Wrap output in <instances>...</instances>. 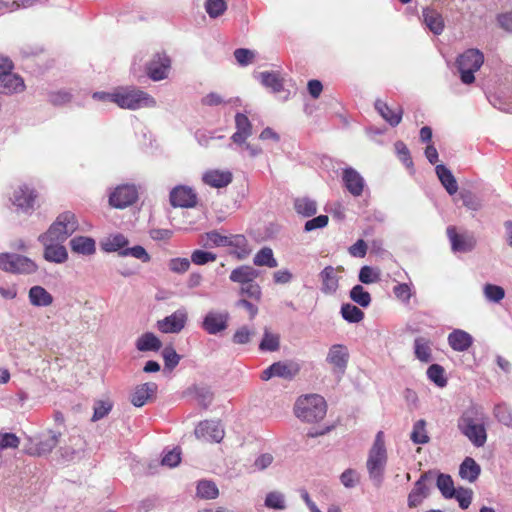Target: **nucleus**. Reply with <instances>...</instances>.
I'll return each mask as SVG.
<instances>
[{
	"instance_id": "nucleus-1",
	"label": "nucleus",
	"mask_w": 512,
	"mask_h": 512,
	"mask_svg": "<svg viewBox=\"0 0 512 512\" xmlns=\"http://www.w3.org/2000/svg\"><path fill=\"white\" fill-rule=\"evenodd\" d=\"M488 417L480 405L469 406L458 419L459 431L477 448L487 441Z\"/></svg>"
},
{
	"instance_id": "nucleus-2",
	"label": "nucleus",
	"mask_w": 512,
	"mask_h": 512,
	"mask_svg": "<svg viewBox=\"0 0 512 512\" xmlns=\"http://www.w3.org/2000/svg\"><path fill=\"white\" fill-rule=\"evenodd\" d=\"M115 104L121 109L138 110L156 106V100L147 92L134 86L116 88Z\"/></svg>"
},
{
	"instance_id": "nucleus-3",
	"label": "nucleus",
	"mask_w": 512,
	"mask_h": 512,
	"mask_svg": "<svg viewBox=\"0 0 512 512\" xmlns=\"http://www.w3.org/2000/svg\"><path fill=\"white\" fill-rule=\"evenodd\" d=\"M78 228V222L74 213L71 211H65L59 214L56 220L51 224L49 229L39 235V242H65Z\"/></svg>"
},
{
	"instance_id": "nucleus-4",
	"label": "nucleus",
	"mask_w": 512,
	"mask_h": 512,
	"mask_svg": "<svg viewBox=\"0 0 512 512\" xmlns=\"http://www.w3.org/2000/svg\"><path fill=\"white\" fill-rule=\"evenodd\" d=\"M295 415L302 421L313 423L322 420L327 412L325 399L318 394L305 395L296 401Z\"/></svg>"
},
{
	"instance_id": "nucleus-5",
	"label": "nucleus",
	"mask_w": 512,
	"mask_h": 512,
	"mask_svg": "<svg viewBox=\"0 0 512 512\" xmlns=\"http://www.w3.org/2000/svg\"><path fill=\"white\" fill-rule=\"evenodd\" d=\"M484 62V55L478 49H467L456 60V68L460 75V80L465 85H470L475 81V72H477Z\"/></svg>"
},
{
	"instance_id": "nucleus-6",
	"label": "nucleus",
	"mask_w": 512,
	"mask_h": 512,
	"mask_svg": "<svg viewBox=\"0 0 512 512\" xmlns=\"http://www.w3.org/2000/svg\"><path fill=\"white\" fill-rule=\"evenodd\" d=\"M0 269L12 274H34L37 264L27 256L17 253H0Z\"/></svg>"
},
{
	"instance_id": "nucleus-7",
	"label": "nucleus",
	"mask_w": 512,
	"mask_h": 512,
	"mask_svg": "<svg viewBox=\"0 0 512 512\" xmlns=\"http://www.w3.org/2000/svg\"><path fill=\"white\" fill-rule=\"evenodd\" d=\"M37 196L33 187L23 184L14 190L11 200L17 212L31 215L35 209Z\"/></svg>"
},
{
	"instance_id": "nucleus-8",
	"label": "nucleus",
	"mask_w": 512,
	"mask_h": 512,
	"mask_svg": "<svg viewBox=\"0 0 512 512\" xmlns=\"http://www.w3.org/2000/svg\"><path fill=\"white\" fill-rule=\"evenodd\" d=\"M138 200V190L134 184L117 186L109 195V204L117 209H124Z\"/></svg>"
},
{
	"instance_id": "nucleus-9",
	"label": "nucleus",
	"mask_w": 512,
	"mask_h": 512,
	"mask_svg": "<svg viewBox=\"0 0 512 512\" xmlns=\"http://www.w3.org/2000/svg\"><path fill=\"white\" fill-rule=\"evenodd\" d=\"M300 372V366L296 362H274L261 373V380L268 381L273 377H279L285 380H292Z\"/></svg>"
},
{
	"instance_id": "nucleus-10",
	"label": "nucleus",
	"mask_w": 512,
	"mask_h": 512,
	"mask_svg": "<svg viewBox=\"0 0 512 512\" xmlns=\"http://www.w3.org/2000/svg\"><path fill=\"white\" fill-rule=\"evenodd\" d=\"M230 314L228 311L210 310L203 317L201 327L210 335H217L228 328Z\"/></svg>"
},
{
	"instance_id": "nucleus-11",
	"label": "nucleus",
	"mask_w": 512,
	"mask_h": 512,
	"mask_svg": "<svg viewBox=\"0 0 512 512\" xmlns=\"http://www.w3.org/2000/svg\"><path fill=\"white\" fill-rule=\"evenodd\" d=\"M170 66L171 60L166 53L157 52L145 64V71L151 80L161 81L167 78Z\"/></svg>"
},
{
	"instance_id": "nucleus-12",
	"label": "nucleus",
	"mask_w": 512,
	"mask_h": 512,
	"mask_svg": "<svg viewBox=\"0 0 512 512\" xmlns=\"http://www.w3.org/2000/svg\"><path fill=\"white\" fill-rule=\"evenodd\" d=\"M195 436L198 439H204L208 442L219 443L224 438V429L220 421L204 420L195 428Z\"/></svg>"
},
{
	"instance_id": "nucleus-13",
	"label": "nucleus",
	"mask_w": 512,
	"mask_h": 512,
	"mask_svg": "<svg viewBox=\"0 0 512 512\" xmlns=\"http://www.w3.org/2000/svg\"><path fill=\"white\" fill-rule=\"evenodd\" d=\"M348 348L343 344H333L327 353L326 362L333 367L335 374L343 375L349 361Z\"/></svg>"
},
{
	"instance_id": "nucleus-14",
	"label": "nucleus",
	"mask_w": 512,
	"mask_h": 512,
	"mask_svg": "<svg viewBox=\"0 0 512 512\" xmlns=\"http://www.w3.org/2000/svg\"><path fill=\"white\" fill-rule=\"evenodd\" d=\"M169 200L173 207L192 208L197 204V195L192 188L180 185L170 191Z\"/></svg>"
},
{
	"instance_id": "nucleus-15",
	"label": "nucleus",
	"mask_w": 512,
	"mask_h": 512,
	"mask_svg": "<svg viewBox=\"0 0 512 512\" xmlns=\"http://www.w3.org/2000/svg\"><path fill=\"white\" fill-rule=\"evenodd\" d=\"M187 312L185 309H178L171 315L157 322V328L162 333H179L186 325Z\"/></svg>"
},
{
	"instance_id": "nucleus-16",
	"label": "nucleus",
	"mask_w": 512,
	"mask_h": 512,
	"mask_svg": "<svg viewBox=\"0 0 512 512\" xmlns=\"http://www.w3.org/2000/svg\"><path fill=\"white\" fill-rule=\"evenodd\" d=\"M387 462V453L369 451L367 470L371 480L376 486L383 481V473Z\"/></svg>"
},
{
	"instance_id": "nucleus-17",
	"label": "nucleus",
	"mask_w": 512,
	"mask_h": 512,
	"mask_svg": "<svg viewBox=\"0 0 512 512\" xmlns=\"http://www.w3.org/2000/svg\"><path fill=\"white\" fill-rule=\"evenodd\" d=\"M447 236L451 243L453 252L466 253L475 248L476 240L473 236L459 234L455 226H448L446 230Z\"/></svg>"
},
{
	"instance_id": "nucleus-18",
	"label": "nucleus",
	"mask_w": 512,
	"mask_h": 512,
	"mask_svg": "<svg viewBox=\"0 0 512 512\" xmlns=\"http://www.w3.org/2000/svg\"><path fill=\"white\" fill-rule=\"evenodd\" d=\"M342 180L345 188L354 197H358L363 193L365 180L354 168H345L343 170Z\"/></svg>"
},
{
	"instance_id": "nucleus-19",
	"label": "nucleus",
	"mask_w": 512,
	"mask_h": 512,
	"mask_svg": "<svg viewBox=\"0 0 512 512\" xmlns=\"http://www.w3.org/2000/svg\"><path fill=\"white\" fill-rule=\"evenodd\" d=\"M236 132L231 136V140L236 145H243L252 135L253 126L247 115L237 112L235 115Z\"/></svg>"
},
{
	"instance_id": "nucleus-20",
	"label": "nucleus",
	"mask_w": 512,
	"mask_h": 512,
	"mask_svg": "<svg viewBox=\"0 0 512 512\" xmlns=\"http://www.w3.org/2000/svg\"><path fill=\"white\" fill-rule=\"evenodd\" d=\"M158 385L155 382H146L137 385L130 396V402L135 407L144 406L150 399L155 397Z\"/></svg>"
},
{
	"instance_id": "nucleus-21",
	"label": "nucleus",
	"mask_w": 512,
	"mask_h": 512,
	"mask_svg": "<svg viewBox=\"0 0 512 512\" xmlns=\"http://www.w3.org/2000/svg\"><path fill=\"white\" fill-rule=\"evenodd\" d=\"M44 246L43 257L46 261L63 264L68 260V252L62 243L47 241L40 242Z\"/></svg>"
},
{
	"instance_id": "nucleus-22",
	"label": "nucleus",
	"mask_w": 512,
	"mask_h": 512,
	"mask_svg": "<svg viewBox=\"0 0 512 512\" xmlns=\"http://www.w3.org/2000/svg\"><path fill=\"white\" fill-rule=\"evenodd\" d=\"M447 341L452 350L465 352L473 345L474 338L462 329H454L449 333Z\"/></svg>"
},
{
	"instance_id": "nucleus-23",
	"label": "nucleus",
	"mask_w": 512,
	"mask_h": 512,
	"mask_svg": "<svg viewBox=\"0 0 512 512\" xmlns=\"http://www.w3.org/2000/svg\"><path fill=\"white\" fill-rule=\"evenodd\" d=\"M422 22L434 35H440L444 31V28H445L444 19H443L441 13H439L434 8H431V7L423 8Z\"/></svg>"
},
{
	"instance_id": "nucleus-24",
	"label": "nucleus",
	"mask_w": 512,
	"mask_h": 512,
	"mask_svg": "<svg viewBox=\"0 0 512 512\" xmlns=\"http://www.w3.org/2000/svg\"><path fill=\"white\" fill-rule=\"evenodd\" d=\"M321 292L326 295L336 293L339 288V277L336 275V268L331 265L326 266L320 273Z\"/></svg>"
},
{
	"instance_id": "nucleus-25",
	"label": "nucleus",
	"mask_w": 512,
	"mask_h": 512,
	"mask_svg": "<svg viewBox=\"0 0 512 512\" xmlns=\"http://www.w3.org/2000/svg\"><path fill=\"white\" fill-rule=\"evenodd\" d=\"M128 245L129 239L122 233L111 234L100 243V247L104 252H116L120 257H122V252L127 249Z\"/></svg>"
},
{
	"instance_id": "nucleus-26",
	"label": "nucleus",
	"mask_w": 512,
	"mask_h": 512,
	"mask_svg": "<svg viewBox=\"0 0 512 512\" xmlns=\"http://www.w3.org/2000/svg\"><path fill=\"white\" fill-rule=\"evenodd\" d=\"M376 111L381 117L392 127H396L402 120L403 110L401 107L392 109L381 99H377L374 103Z\"/></svg>"
},
{
	"instance_id": "nucleus-27",
	"label": "nucleus",
	"mask_w": 512,
	"mask_h": 512,
	"mask_svg": "<svg viewBox=\"0 0 512 512\" xmlns=\"http://www.w3.org/2000/svg\"><path fill=\"white\" fill-rule=\"evenodd\" d=\"M24 89L23 79L12 73H2L0 76V94H12Z\"/></svg>"
},
{
	"instance_id": "nucleus-28",
	"label": "nucleus",
	"mask_w": 512,
	"mask_h": 512,
	"mask_svg": "<svg viewBox=\"0 0 512 512\" xmlns=\"http://www.w3.org/2000/svg\"><path fill=\"white\" fill-rule=\"evenodd\" d=\"M71 250L79 255L90 256L96 252V242L88 236H76L69 242Z\"/></svg>"
},
{
	"instance_id": "nucleus-29",
	"label": "nucleus",
	"mask_w": 512,
	"mask_h": 512,
	"mask_svg": "<svg viewBox=\"0 0 512 512\" xmlns=\"http://www.w3.org/2000/svg\"><path fill=\"white\" fill-rule=\"evenodd\" d=\"M232 173L229 171L210 170L204 173L202 180L213 188H224L232 182Z\"/></svg>"
},
{
	"instance_id": "nucleus-30",
	"label": "nucleus",
	"mask_w": 512,
	"mask_h": 512,
	"mask_svg": "<svg viewBox=\"0 0 512 512\" xmlns=\"http://www.w3.org/2000/svg\"><path fill=\"white\" fill-rule=\"evenodd\" d=\"M435 173L449 195H454L458 191L457 180L452 171L446 165H436Z\"/></svg>"
},
{
	"instance_id": "nucleus-31",
	"label": "nucleus",
	"mask_w": 512,
	"mask_h": 512,
	"mask_svg": "<svg viewBox=\"0 0 512 512\" xmlns=\"http://www.w3.org/2000/svg\"><path fill=\"white\" fill-rule=\"evenodd\" d=\"M259 274L260 272L252 266L241 265L231 271L229 279L243 286L249 282H253V280L259 277Z\"/></svg>"
},
{
	"instance_id": "nucleus-32",
	"label": "nucleus",
	"mask_w": 512,
	"mask_h": 512,
	"mask_svg": "<svg viewBox=\"0 0 512 512\" xmlns=\"http://www.w3.org/2000/svg\"><path fill=\"white\" fill-rule=\"evenodd\" d=\"M28 299L35 307H47L53 303V296L40 285L32 286L28 291Z\"/></svg>"
},
{
	"instance_id": "nucleus-33",
	"label": "nucleus",
	"mask_w": 512,
	"mask_h": 512,
	"mask_svg": "<svg viewBox=\"0 0 512 512\" xmlns=\"http://www.w3.org/2000/svg\"><path fill=\"white\" fill-rule=\"evenodd\" d=\"M135 346L140 352H158L162 342L153 332H145L137 338Z\"/></svg>"
},
{
	"instance_id": "nucleus-34",
	"label": "nucleus",
	"mask_w": 512,
	"mask_h": 512,
	"mask_svg": "<svg viewBox=\"0 0 512 512\" xmlns=\"http://www.w3.org/2000/svg\"><path fill=\"white\" fill-rule=\"evenodd\" d=\"M227 246L235 248L232 254L239 260L246 259L251 253L248 241L244 235L237 234L229 236V243Z\"/></svg>"
},
{
	"instance_id": "nucleus-35",
	"label": "nucleus",
	"mask_w": 512,
	"mask_h": 512,
	"mask_svg": "<svg viewBox=\"0 0 512 512\" xmlns=\"http://www.w3.org/2000/svg\"><path fill=\"white\" fill-rule=\"evenodd\" d=\"M185 393L188 395H194L199 405L203 408H208L213 400V392L207 385L194 384L189 387Z\"/></svg>"
},
{
	"instance_id": "nucleus-36",
	"label": "nucleus",
	"mask_w": 512,
	"mask_h": 512,
	"mask_svg": "<svg viewBox=\"0 0 512 512\" xmlns=\"http://www.w3.org/2000/svg\"><path fill=\"white\" fill-rule=\"evenodd\" d=\"M481 473L480 465L471 457H466L459 467V475L462 479L474 482Z\"/></svg>"
},
{
	"instance_id": "nucleus-37",
	"label": "nucleus",
	"mask_w": 512,
	"mask_h": 512,
	"mask_svg": "<svg viewBox=\"0 0 512 512\" xmlns=\"http://www.w3.org/2000/svg\"><path fill=\"white\" fill-rule=\"evenodd\" d=\"M296 213L304 218H310L317 213V203L309 197H298L294 199Z\"/></svg>"
},
{
	"instance_id": "nucleus-38",
	"label": "nucleus",
	"mask_w": 512,
	"mask_h": 512,
	"mask_svg": "<svg viewBox=\"0 0 512 512\" xmlns=\"http://www.w3.org/2000/svg\"><path fill=\"white\" fill-rule=\"evenodd\" d=\"M61 432L49 430L48 436L40 438L36 444V451L38 455L49 454L59 443Z\"/></svg>"
},
{
	"instance_id": "nucleus-39",
	"label": "nucleus",
	"mask_w": 512,
	"mask_h": 512,
	"mask_svg": "<svg viewBox=\"0 0 512 512\" xmlns=\"http://www.w3.org/2000/svg\"><path fill=\"white\" fill-rule=\"evenodd\" d=\"M257 78L263 86L271 88L274 93H279L283 90V80L277 72L263 71L259 73Z\"/></svg>"
},
{
	"instance_id": "nucleus-40",
	"label": "nucleus",
	"mask_w": 512,
	"mask_h": 512,
	"mask_svg": "<svg viewBox=\"0 0 512 512\" xmlns=\"http://www.w3.org/2000/svg\"><path fill=\"white\" fill-rule=\"evenodd\" d=\"M342 318L348 323H359L364 319V312L354 304L343 303L340 308Z\"/></svg>"
},
{
	"instance_id": "nucleus-41",
	"label": "nucleus",
	"mask_w": 512,
	"mask_h": 512,
	"mask_svg": "<svg viewBox=\"0 0 512 512\" xmlns=\"http://www.w3.org/2000/svg\"><path fill=\"white\" fill-rule=\"evenodd\" d=\"M196 495L201 499H215L219 495V490L215 482L200 480L196 486Z\"/></svg>"
},
{
	"instance_id": "nucleus-42",
	"label": "nucleus",
	"mask_w": 512,
	"mask_h": 512,
	"mask_svg": "<svg viewBox=\"0 0 512 512\" xmlns=\"http://www.w3.org/2000/svg\"><path fill=\"white\" fill-rule=\"evenodd\" d=\"M253 263L256 266H266L268 268H275L278 266L273 250L270 247L261 248L254 256Z\"/></svg>"
},
{
	"instance_id": "nucleus-43",
	"label": "nucleus",
	"mask_w": 512,
	"mask_h": 512,
	"mask_svg": "<svg viewBox=\"0 0 512 512\" xmlns=\"http://www.w3.org/2000/svg\"><path fill=\"white\" fill-rule=\"evenodd\" d=\"M349 297L353 302L362 308L369 307L372 301L370 293L360 284H357L351 288L349 291Z\"/></svg>"
},
{
	"instance_id": "nucleus-44",
	"label": "nucleus",
	"mask_w": 512,
	"mask_h": 512,
	"mask_svg": "<svg viewBox=\"0 0 512 512\" xmlns=\"http://www.w3.org/2000/svg\"><path fill=\"white\" fill-rule=\"evenodd\" d=\"M436 486L445 499H453L455 490L454 482L449 474L439 473L436 480Z\"/></svg>"
},
{
	"instance_id": "nucleus-45",
	"label": "nucleus",
	"mask_w": 512,
	"mask_h": 512,
	"mask_svg": "<svg viewBox=\"0 0 512 512\" xmlns=\"http://www.w3.org/2000/svg\"><path fill=\"white\" fill-rule=\"evenodd\" d=\"M410 439L414 444H426L430 438L426 431V421L424 419L417 420L410 434Z\"/></svg>"
},
{
	"instance_id": "nucleus-46",
	"label": "nucleus",
	"mask_w": 512,
	"mask_h": 512,
	"mask_svg": "<svg viewBox=\"0 0 512 512\" xmlns=\"http://www.w3.org/2000/svg\"><path fill=\"white\" fill-rule=\"evenodd\" d=\"M264 506L273 510H285L287 507L285 495L280 491L267 493L264 499Z\"/></svg>"
},
{
	"instance_id": "nucleus-47",
	"label": "nucleus",
	"mask_w": 512,
	"mask_h": 512,
	"mask_svg": "<svg viewBox=\"0 0 512 512\" xmlns=\"http://www.w3.org/2000/svg\"><path fill=\"white\" fill-rule=\"evenodd\" d=\"M427 377L436 386L443 388L447 385V378L445 377V370L439 364H431L427 369Z\"/></svg>"
},
{
	"instance_id": "nucleus-48",
	"label": "nucleus",
	"mask_w": 512,
	"mask_h": 512,
	"mask_svg": "<svg viewBox=\"0 0 512 512\" xmlns=\"http://www.w3.org/2000/svg\"><path fill=\"white\" fill-rule=\"evenodd\" d=\"M395 297L404 305H409L412 296L414 295L412 283H397L393 287Z\"/></svg>"
},
{
	"instance_id": "nucleus-49",
	"label": "nucleus",
	"mask_w": 512,
	"mask_h": 512,
	"mask_svg": "<svg viewBox=\"0 0 512 512\" xmlns=\"http://www.w3.org/2000/svg\"><path fill=\"white\" fill-rule=\"evenodd\" d=\"M493 415L499 423L512 429V410L506 404H496Z\"/></svg>"
},
{
	"instance_id": "nucleus-50",
	"label": "nucleus",
	"mask_w": 512,
	"mask_h": 512,
	"mask_svg": "<svg viewBox=\"0 0 512 512\" xmlns=\"http://www.w3.org/2000/svg\"><path fill=\"white\" fill-rule=\"evenodd\" d=\"M414 353L421 362L428 363L432 360L431 349L424 338L418 337L414 340Z\"/></svg>"
},
{
	"instance_id": "nucleus-51",
	"label": "nucleus",
	"mask_w": 512,
	"mask_h": 512,
	"mask_svg": "<svg viewBox=\"0 0 512 512\" xmlns=\"http://www.w3.org/2000/svg\"><path fill=\"white\" fill-rule=\"evenodd\" d=\"M280 347V339L278 335L272 334L268 329L264 330V334L262 340L259 344V349L261 351H277Z\"/></svg>"
},
{
	"instance_id": "nucleus-52",
	"label": "nucleus",
	"mask_w": 512,
	"mask_h": 512,
	"mask_svg": "<svg viewBox=\"0 0 512 512\" xmlns=\"http://www.w3.org/2000/svg\"><path fill=\"white\" fill-rule=\"evenodd\" d=\"M483 292L485 298L493 303H499L505 297L504 288L495 284H485L483 287Z\"/></svg>"
},
{
	"instance_id": "nucleus-53",
	"label": "nucleus",
	"mask_w": 512,
	"mask_h": 512,
	"mask_svg": "<svg viewBox=\"0 0 512 512\" xmlns=\"http://www.w3.org/2000/svg\"><path fill=\"white\" fill-rule=\"evenodd\" d=\"M473 497V491L470 488L458 487L453 491V499H456L459 507L463 510L467 509Z\"/></svg>"
},
{
	"instance_id": "nucleus-54",
	"label": "nucleus",
	"mask_w": 512,
	"mask_h": 512,
	"mask_svg": "<svg viewBox=\"0 0 512 512\" xmlns=\"http://www.w3.org/2000/svg\"><path fill=\"white\" fill-rule=\"evenodd\" d=\"M358 279L362 284H372L380 280V272L368 265H364L360 268Z\"/></svg>"
},
{
	"instance_id": "nucleus-55",
	"label": "nucleus",
	"mask_w": 512,
	"mask_h": 512,
	"mask_svg": "<svg viewBox=\"0 0 512 512\" xmlns=\"http://www.w3.org/2000/svg\"><path fill=\"white\" fill-rule=\"evenodd\" d=\"M113 404L109 400H98L94 403L93 416L91 420L97 422L106 417L112 410Z\"/></svg>"
},
{
	"instance_id": "nucleus-56",
	"label": "nucleus",
	"mask_w": 512,
	"mask_h": 512,
	"mask_svg": "<svg viewBox=\"0 0 512 512\" xmlns=\"http://www.w3.org/2000/svg\"><path fill=\"white\" fill-rule=\"evenodd\" d=\"M161 354L165 368L168 370H173L180 362V355L171 345L164 347Z\"/></svg>"
},
{
	"instance_id": "nucleus-57",
	"label": "nucleus",
	"mask_w": 512,
	"mask_h": 512,
	"mask_svg": "<svg viewBox=\"0 0 512 512\" xmlns=\"http://www.w3.org/2000/svg\"><path fill=\"white\" fill-rule=\"evenodd\" d=\"M122 257H133L142 261L143 263H148L151 260V256L141 245L127 247V249L122 252Z\"/></svg>"
},
{
	"instance_id": "nucleus-58",
	"label": "nucleus",
	"mask_w": 512,
	"mask_h": 512,
	"mask_svg": "<svg viewBox=\"0 0 512 512\" xmlns=\"http://www.w3.org/2000/svg\"><path fill=\"white\" fill-rule=\"evenodd\" d=\"M227 8L225 0H206L205 9L211 18H218Z\"/></svg>"
},
{
	"instance_id": "nucleus-59",
	"label": "nucleus",
	"mask_w": 512,
	"mask_h": 512,
	"mask_svg": "<svg viewBox=\"0 0 512 512\" xmlns=\"http://www.w3.org/2000/svg\"><path fill=\"white\" fill-rule=\"evenodd\" d=\"M217 258V255L215 253L196 249L191 254V262L195 265H205L210 262H214Z\"/></svg>"
},
{
	"instance_id": "nucleus-60",
	"label": "nucleus",
	"mask_w": 512,
	"mask_h": 512,
	"mask_svg": "<svg viewBox=\"0 0 512 512\" xmlns=\"http://www.w3.org/2000/svg\"><path fill=\"white\" fill-rule=\"evenodd\" d=\"M20 439L16 434L11 432H0V452L12 448H18Z\"/></svg>"
},
{
	"instance_id": "nucleus-61",
	"label": "nucleus",
	"mask_w": 512,
	"mask_h": 512,
	"mask_svg": "<svg viewBox=\"0 0 512 512\" xmlns=\"http://www.w3.org/2000/svg\"><path fill=\"white\" fill-rule=\"evenodd\" d=\"M72 100V94L66 90L52 91L48 94V101L54 106H62Z\"/></svg>"
},
{
	"instance_id": "nucleus-62",
	"label": "nucleus",
	"mask_w": 512,
	"mask_h": 512,
	"mask_svg": "<svg viewBox=\"0 0 512 512\" xmlns=\"http://www.w3.org/2000/svg\"><path fill=\"white\" fill-rule=\"evenodd\" d=\"M191 261L187 258H172L168 262V268L171 272L176 274H183L190 268Z\"/></svg>"
},
{
	"instance_id": "nucleus-63",
	"label": "nucleus",
	"mask_w": 512,
	"mask_h": 512,
	"mask_svg": "<svg viewBox=\"0 0 512 512\" xmlns=\"http://www.w3.org/2000/svg\"><path fill=\"white\" fill-rule=\"evenodd\" d=\"M239 293L241 295H246L248 298L259 301L262 296L261 287L258 283L253 280V282H249L246 285L241 286Z\"/></svg>"
},
{
	"instance_id": "nucleus-64",
	"label": "nucleus",
	"mask_w": 512,
	"mask_h": 512,
	"mask_svg": "<svg viewBox=\"0 0 512 512\" xmlns=\"http://www.w3.org/2000/svg\"><path fill=\"white\" fill-rule=\"evenodd\" d=\"M395 150L397 152L399 160L407 167L412 168L413 167V161L412 157L410 155V151L406 144L402 141H397L395 143Z\"/></svg>"
}]
</instances>
